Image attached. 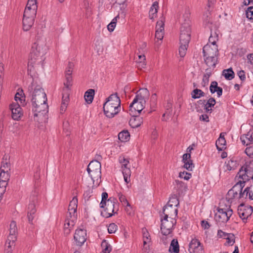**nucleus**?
<instances>
[{
  "label": "nucleus",
  "mask_w": 253,
  "mask_h": 253,
  "mask_svg": "<svg viewBox=\"0 0 253 253\" xmlns=\"http://www.w3.org/2000/svg\"><path fill=\"white\" fill-rule=\"evenodd\" d=\"M87 171L92 179L100 177L101 163L97 160L92 161L87 166Z\"/></svg>",
  "instance_id": "1a4fd4ad"
},
{
  "label": "nucleus",
  "mask_w": 253,
  "mask_h": 253,
  "mask_svg": "<svg viewBox=\"0 0 253 253\" xmlns=\"http://www.w3.org/2000/svg\"><path fill=\"white\" fill-rule=\"evenodd\" d=\"M158 2L157 1H155L153 3L149 10V16L150 19H153L156 17L158 12Z\"/></svg>",
  "instance_id": "c756f323"
},
{
  "label": "nucleus",
  "mask_w": 253,
  "mask_h": 253,
  "mask_svg": "<svg viewBox=\"0 0 253 253\" xmlns=\"http://www.w3.org/2000/svg\"><path fill=\"white\" fill-rule=\"evenodd\" d=\"M143 238L144 246L150 243V236L147 231H143Z\"/></svg>",
  "instance_id": "09e8293b"
},
{
  "label": "nucleus",
  "mask_w": 253,
  "mask_h": 253,
  "mask_svg": "<svg viewBox=\"0 0 253 253\" xmlns=\"http://www.w3.org/2000/svg\"><path fill=\"white\" fill-rule=\"evenodd\" d=\"M34 117L43 115L48 112L46 95L40 86L35 87L31 100Z\"/></svg>",
  "instance_id": "f257e3e1"
},
{
  "label": "nucleus",
  "mask_w": 253,
  "mask_h": 253,
  "mask_svg": "<svg viewBox=\"0 0 253 253\" xmlns=\"http://www.w3.org/2000/svg\"><path fill=\"white\" fill-rule=\"evenodd\" d=\"M66 81L64 83V87L62 89V102L60 113H63L66 110L69 101L70 88L72 85V77L70 70L65 71Z\"/></svg>",
  "instance_id": "423d86ee"
},
{
  "label": "nucleus",
  "mask_w": 253,
  "mask_h": 253,
  "mask_svg": "<svg viewBox=\"0 0 253 253\" xmlns=\"http://www.w3.org/2000/svg\"><path fill=\"white\" fill-rule=\"evenodd\" d=\"M244 186V182H241V181H238L236 184L228 191L226 196L228 201L239 199V192H241V190H242Z\"/></svg>",
  "instance_id": "9b49d317"
},
{
  "label": "nucleus",
  "mask_w": 253,
  "mask_h": 253,
  "mask_svg": "<svg viewBox=\"0 0 253 253\" xmlns=\"http://www.w3.org/2000/svg\"><path fill=\"white\" fill-rule=\"evenodd\" d=\"M214 34L216 35V36L213 37L212 33H211V36L209 39V41L211 43L212 45H217L216 44V42L217 41H218V35L216 33H214Z\"/></svg>",
  "instance_id": "4d7b16f0"
},
{
  "label": "nucleus",
  "mask_w": 253,
  "mask_h": 253,
  "mask_svg": "<svg viewBox=\"0 0 253 253\" xmlns=\"http://www.w3.org/2000/svg\"><path fill=\"white\" fill-rule=\"evenodd\" d=\"M118 196L120 201L122 203L124 206L126 205L127 207L130 206V204L127 200L126 197L123 195L122 193H118Z\"/></svg>",
  "instance_id": "8fccbe9b"
},
{
  "label": "nucleus",
  "mask_w": 253,
  "mask_h": 253,
  "mask_svg": "<svg viewBox=\"0 0 253 253\" xmlns=\"http://www.w3.org/2000/svg\"><path fill=\"white\" fill-rule=\"evenodd\" d=\"M205 93L201 89L196 88L194 89L191 92L192 97L193 99H198L201 97L204 96Z\"/></svg>",
  "instance_id": "58836bf2"
},
{
  "label": "nucleus",
  "mask_w": 253,
  "mask_h": 253,
  "mask_svg": "<svg viewBox=\"0 0 253 253\" xmlns=\"http://www.w3.org/2000/svg\"><path fill=\"white\" fill-rule=\"evenodd\" d=\"M238 163L236 161L233 159H230L227 162H225L224 165L225 170L230 171L235 169L238 166Z\"/></svg>",
  "instance_id": "bb28decb"
},
{
  "label": "nucleus",
  "mask_w": 253,
  "mask_h": 253,
  "mask_svg": "<svg viewBox=\"0 0 253 253\" xmlns=\"http://www.w3.org/2000/svg\"><path fill=\"white\" fill-rule=\"evenodd\" d=\"M157 96L156 93H153L152 94L150 98V106L151 108V111L149 113L152 112V111H155V108L157 105Z\"/></svg>",
  "instance_id": "f704fd0d"
},
{
  "label": "nucleus",
  "mask_w": 253,
  "mask_h": 253,
  "mask_svg": "<svg viewBox=\"0 0 253 253\" xmlns=\"http://www.w3.org/2000/svg\"><path fill=\"white\" fill-rule=\"evenodd\" d=\"M20 105L19 103L13 102L9 106L12 118L14 120H19L23 115Z\"/></svg>",
  "instance_id": "4468645a"
},
{
  "label": "nucleus",
  "mask_w": 253,
  "mask_h": 253,
  "mask_svg": "<svg viewBox=\"0 0 253 253\" xmlns=\"http://www.w3.org/2000/svg\"><path fill=\"white\" fill-rule=\"evenodd\" d=\"M77 216V212L75 211L74 212H72L71 211H68L67 214V218L71 220V226L74 225V220H76Z\"/></svg>",
  "instance_id": "a19ab883"
},
{
  "label": "nucleus",
  "mask_w": 253,
  "mask_h": 253,
  "mask_svg": "<svg viewBox=\"0 0 253 253\" xmlns=\"http://www.w3.org/2000/svg\"><path fill=\"white\" fill-rule=\"evenodd\" d=\"M103 105V110L106 116L112 118L121 111V100L117 93L112 94L106 99Z\"/></svg>",
  "instance_id": "20e7f679"
},
{
  "label": "nucleus",
  "mask_w": 253,
  "mask_h": 253,
  "mask_svg": "<svg viewBox=\"0 0 253 253\" xmlns=\"http://www.w3.org/2000/svg\"><path fill=\"white\" fill-rule=\"evenodd\" d=\"M163 213L164 215L163 218H169L170 219H172L177 216L178 210L175 207L171 206H165L163 208Z\"/></svg>",
  "instance_id": "f3484780"
},
{
  "label": "nucleus",
  "mask_w": 253,
  "mask_h": 253,
  "mask_svg": "<svg viewBox=\"0 0 253 253\" xmlns=\"http://www.w3.org/2000/svg\"><path fill=\"white\" fill-rule=\"evenodd\" d=\"M7 184L4 182L0 183V195L3 196L5 192Z\"/></svg>",
  "instance_id": "0e129e2a"
},
{
  "label": "nucleus",
  "mask_w": 253,
  "mask_h": 253,
  "mask_svg": "<svg viewBox=\"0 0 253 253\" xmlns=\"http://www.w3.org/2000/svg\"><path fill=\"white\" fill-rule=\"evenodd\" d=\"M184 163L183 167L189 171L192 170L194 167V165L191 160H189L187 162H183Z\"/></svg>",
  "instance_id": "3c124183"
},
{
  "label": "nucleus",
  "mask_w": 253,
  "mask_h": 253,
  "mask_svg": "<svg viewBox=\"0 0 253 253\" xmlns=\"http://www.w3.org/2000/svg\"><path fill=\"white\" fill-rule=\"evenodd\" d=\"M240 139L244 145L248 146L252 144L253 143V128L250 129L247 134L242 135Z\"/></svg>",
  "instance_id": "6ab92c4d"
},
{
  "label": "nucleus",
  "mask_w": 253,
  "mask_h": 253,
  "mask_svg": "<svg viewBox=\"0 0 253 253\" xmlns=\"http://www.w3.org/2000/svg\"><path fill=\"white\" fill-rule=\"evenodd\" d=\"M225 239L227 240V243L229 245L232 246L235 243L234 235L233 234L229 233Z\"/></svg>",
  "instance_id": "5fc2aeb1"
},
{
  "label": "nucleus",
  "mask_w": 253,
  "mask_h": 253,
  "mask_svg": "<svg viewBox=\"0 0 253 253\" xmlns=\"http://www.w3.org/2000/svg\"><path fill=\"white\" fill-rule=\"evenodd\" d=\"M164 35V31H156L155 33V38L157 40V41H156V43L158 44V45H159L161 42H159V41H161L163 38Z\"/></svg>",
  "instance_id": "de8ad7c7"
},
{
  "label": "nucleus",
  "mask_w": 253,
  "mask_h": 253,
  "mask_svg": "<svg viewBox=\"0 0 253 253\" xmlns=\"http://www.w3.org/2000/svg\"><path fill=\"white\" fill-rule=\"evenodd\" d=\"M118 229L117 225L114 223H112L109 224L108 227V231L110 234H112L115 233Z\"/></svg>",
  "instance_id": "6e6d98bb"
},
{
  "label": "nucleus",
  "mask_w": 253,
  "mask_h": 253,
  "mask_svg": "<svg viewBox=\"0 0 253 253\" xmlns=\"http://www.w3.org/2000/svg\"><path fill=\"white\" fill-rule=\"evenodd\" d=\"M36 212V206L35 203H30L28 207L27 217L29 223L33 224V219L35 216Z\"/></svg>",
  "instance_id": "412c9836"
},
{
  "label": "nucleus",
  "mask_w": 253,
  "mask_h": 253,
  "mask_svg": "<svg viewBox=\"0 0 253 253\" xmlns=\"http://www.w3.org/2000/svg\"><path fill=\"white\" fill-rule=\"evenodd\" d=\"M94 90L93 89H89L85 92L84 98L85 101L88 104L92 103L94 95Z\"/></svg>",
  "instance_id": "c85d7f7f"
},
{
  "label": "nucleus",
  "mask_w": 253,
  "mask_h": 253,
  "mask_svg": "<svg viewBox=\"0 0 253 253\" xmlns=\"http://www.w3.org/2000/svg\"><path fill=\"white\" fill-rule=\"evenodd\" d=\"M136 66L139 69L142 70L145 68L146 65L145 61H136Z\"/></svg>",
  "instance_id": "338daca9"
},
{
  "label": "nucleus",
  "mask_w": 253,
  "mask_h": 253,
  "mask_svg": "<svg viewBox=\"0 0 253 253\" xmlns=\"http://www.w3.org/2000/svg\"><path fill=\"white\" fill-rule=\"evenodd\" d=\"M101 247L103 249L102 253H110L112 247L105 240H104L101 243Z\"/></svg>",
  "instance_id": "79ce46f5"
},
{
  "label": "nucleus",
  "mask_w": 253,
  "mask_h": 253,
  "mask_svg": "<svg viewBox=\"0 0 253 253\" xmlns=\"http://www.w3.org/2000/svg\"><path fill=\"white\" fill-rule=\"evenodd\" d=\"M188 46V44L180 43L179 52L181 57H183L185 55Z\"/></svg>",
  "instance_id": "a18cd8bd"
},
{
  "label": "nucleus",
  "mask_w": 253,
  "mask_h": 253,
  "mask_svg": "<svg viewBox=\"0 0 253 253\" xmlns=\"http://www.w3.org/2000/svg\"><path fill=\"white\" fill-rule=\"evenodd\" d=\"M222 207L223 205L220 203L217 211L214 215L215 220L219 224L226 223L233 213V211L231 209L230 206L228 207L226 206L225 208Z\"/></svg>",
  "instance_id": "0eeeda50"
},
{
  "label": "nucleus",
  "mask_w": 253,
  "mask_h": 253,
  "mask_svg": "<svg viewBox=\"0 0 253 253\" xmlns=\"http://www.w3.org/2000/svg\"><path fill=\"white\" fill-rule=\"evenodd\" d=\"M215 100L213 97H211L207 102L206 101L204 107V109L205 110L206 112L208 113L210 112V113H211L212 111V109L211 108L213 107L215 105Z\"/></svg>",
  "instance_id": "a878e982"
},
{
  "label": "nucleus",
  "mask_w": 253,
  "mask_h": 253,
  "mask_svg": "<svg viewBox=\"0 0 253 253\" xmlns=\"http://www.w3.org/2000/svg\"><path fill=\"white\" fill-rule=\"evenodd\" d=\"M204 56L205 57V62L206 64V65L209 67V68L211 69V70H213V69L215 67L216 64V56H213V57H211L208 56Z\"/></svg>",
  "instance_id": "5701e85b"
},
{
  "label": "nucleus",
  "mask_w": 253,
  "mask_h": 253,
  "mask_svg": "<svg viewBox=\"0 0 253 253\" xmlns=\"http://www.w3.org/2000/svg\"><path fill=\"white\" fill-rule=\"evenodd\" d=\"M0 171L8 172L10 170V164L9 162L4 160V158L2 159V161L1 163Z\"/></svg>",
  "instance_id": "ea45409f"
},
{
  "label": "nucleus",
  "mask_w": 253,
  "mask_h": 253,
  "mask_svg": "<svg viewBox=\"0 0 253 253\" xmlns=\"http://www.w3.org/2000/svg\"><path fill=\"white\" fill-rule=\"evenodd\" d=\"M108 195L107 192H103L102 194V200L100 203V207L104 209L101 212V215L108 218L117 213L119 210V204L116 198L112 197L108 199Z\"/></svg>",
  "instance_id": "7ed1b4c3"
},
{
  "label": "nucleus",
  "mask_w": 253,
  "mask_h": 253,
  "mask_svg": "<svg viewBox=\"0 0 253 253\" xmlns=\"http://www.w3.org/2000/svg\"><path fill=\"white\" fill-rule=\"evenodd\" d=\"M212 70L210 68L206 69V73L204 75L202 84L203 86H206L209 82V78L211 76Z\"/></svg>",
  "instance_id": "7c9ffc66"
},
{
  "label": "nucleus",
  "mask_w": 253,
  "mask_h": 253,
  "mask_svg": "<svg viewBox=\"0 0 253 253\" xmlns=\"http://www.w3.org/2000/svg\"><path fill=\"white\" fill-rule=\"evenodd\" d=\"M10 178V173L8 172H4L0 171V183L4 182L8 184V181Z\"/></svg>",
  "instance_id": "e433bc0d"
},
{
  "label": "nucleus",
  "mask_w": 253,
  "mask_h": 253,
  "mask_svg": "<svg viewBox=\"0 0 253 253\" xmlns=\"http://www.w3.org/2000/svg\"><path fill=\"white\" fill-rule=\"evenodd\" d=\"M219 86L217 85V83L216 81H213L211 82L210 86V90L211 93H214L215 92H213L214 89H217Z\"/></svg>",
  "instance_id": "680f3d73"
},
{
  "label": "nucleus",
  "mask_w": 253,
  "mask_h": 253,
  "mask_svg": "<svg viewBox=\"0 0 253 253\" xmlns=\"http://www.w3.org/2000/svg\"><path fill=\"white\" fill-rule=\"evenodd\" d=\"M78 207V199L76 196L73 198L72 200L70 201L69 207L68 211H71L72 212H77Z\"/></svg>",
  "instance_id": "72a5a7b5"
},
{
  "label": "nucleus",
  "mask_w": 253,
  "mask_h": 253,
  "mask_svg": "<svg viewBox=\"0 0 253 253\" xmlns=\"http://www.w3.org/2000/svg\"><path fill=\"white\" fill-rule=\"evenodd\" d=\"M236 177H238V181L244 182V184L251 178L253 179V161L249 165L242 167Z\"/></svg>",
  "instance_id": "6e6552de"
},
{
  "label": "nucleus",
  "mask_w": 253,
  "mask_h": 253,
  "mask_svg": "<svg viewBox=\"0 0 253 253\" xmlns=\"http://www.w3.org/2000/svg\"><path fill=\"white\" fill-rule=\"evenodd\" d=\"M211 47L209 44H207L203 47V52L204 56H208L211 57L217 56L218 53L217 45H212Z\"/></svg>",
  "instance_id": "a211bd4d"
},
{
  "label": "nucleus",
  "mask_w": 253,
  "mask_h": 253,
  "mask_svg": "<svg viewBox=\"0 0 253 253\" xmlns=\"http://www.w3.org/2000/svg\"><path fill=\"white\" fill-rule=\"evenodd\" d=\"M191 39V28L188 23L182 24L179 37L180 43L188 44Z\"/></svg>",
  "instance_id": "9d476101"
},
{
  "label": "nucleus",
  "mask_w": 253,
  "mask_h": 253,
  "mask_svg": "<svg viewBox=\"0 0 253 253\" xmlns=\"http://www.w3.org/2000/svg\"><path fill=\"white\" fill-rule=\"evenodd\" d=\"M179 204V202L177 196L175 194H173L169 198V201L167 205L174 207H177Z\"/></svg>",
  "instance_id": "c9c22d12"
},
{
  "label": "nucleus",
  "mask_w": 253,
  "mask_h": 253,
  "mask_svg": "<svg viewBox=\"0 0 253 253\" xmlns=\"http://www.w3.org/2000/svg\"><path fill=\"white\" fill-rule=\"evenodd\" d=\"M173 184L174 185V188L176 191H178L183 187V182L178 180H175Z\"/></svg>",
  "instance_id": "bf43d9fd"
},
{
  "label": "nucleus",
  "mask_w": 253,
  "mask_h": 253,
  "mask_svg": "<svg viewBox=\"0 0 253 253\" xmlns=\"http://www.w3.org/2000/svg\"><path fill=\"white\" fill-rule=\"evenodd\" d=\"M119 18V15H118L117 16H116L113 19L111 22L110 24H109V25L107 26V28L109 32H111L114 31L116 26L117 19Z\"/></svg>",
  "instance_id": "37998d69"
},
{
  "label": "nucleus",
  "mask_w": 253,
  "mask_h": 253,
  "mask_svg": "<svg viewBox=\"0 0 253 253\" xmlns=\"http://www.w3.org/2000/svg\"><path fill=\"white\" fill-rule=\"evenodd\" d=\"M253 211L252 207H244L242 204L238 207V213L240 217L245 222V220H247L251 216Z\"/></svg>",
  "instance_id": "2eb2a0df"
},
{
  "label": "nucleus",
  "mask_w": 253,
  "mask_h": 253,
  "mask_svg": "<svg viewBox=\"0 0 253 253\" xmlns=\"http://www.w3.org/2000/svg\"><path fill=\"white\" fill-rule=\"evenodd\" d=\"M245 191L247 192V194H249V198L250 200H253V185L250 187H247L245 188Z\"/></svg>",
  "instance_id": "052dcab7"
},
{
  "label": "nucleus",
  "mask_w": 253,
  "mask_h": 253,
  "mask_svg": "<svg viewBox=\"0 0 253 253\" xmlns=\"http://www.w3.org/2000/svg\"><path fill=\"white\" fill-rule=\"evenodd\" d=\"M246 14L247 18L253 19V6H250L247 8Z\"/></svg>",
  "instance_id": "13d9d810"
},
{
  "label": "nucleus",
  "mask_w": 253,
  "mask_h": 253,
  "mask_svg": "<svg viewBox=\"0 0 253 253\" xmlns=\"http://www.w3.org/2000/svg\"><path fill=\"white\" fill-rule=\"evenodd\" d=\"M238 76H239L240 80L242 82H244L246 80V75L245 72L244 70H241L239 71L237 73Z\"/></svg>",
  "instance_id": "69168bd1"
},
{
  "label": "nucleus",
  "mask_w": 253,
  "mask_h": 253,
  "mask_svg": "<svg viewBox=\"0 0 253 253\" xmlns=\"http://www.w3.org/2000/svg\"><path fill=\"white\" fill-rule=\"evenodd\" d=\"M129 137V133L127 130H124L118 134V138L122 142L127 141Z\"/></svg>",
  "instance_id": "473e14b6"
},
{
  "label": "nucleus",
  "mask_w": 253,
  "mask_h": 253,
  "mask_svg": "<svg viewBox=\"0 0 253 253\" xmlns=\"http://www.w3.org/2000/svg\"><path fill=\"white\" fill-rule=\"evenodd\" d=\"M15 102L20 103V105L24 106L26 104L25 96L23 93V90H21L19 92H17L15 95Z\"/></svg>",
  "instance_id": "cd10ccee"
},
{
  "label": "nucleus",
  "mask_w": 253,
  "mask_h": 253,
  "mask_svg": "<svg viewBox=\"0 0 253 253\" xmlns=\"http://www.w3.org/2000/svg\"><path fill=\"white\" fill-rule=\"evenodd\" d=\"M46 50L45 44L41 42H37L33 44L28 64L30 70H32V67L41 64L44 60Z\"/></svg>",
  "instance_id": "f03ea898"
},
{
  "label": "nucleus",
  "mask_w": 253,
  "mask_h": 253,
  "mask_svg": "<svg viewBox=\"0 0 253 253\" xmlns=\"http://www.w3.org/2000/svg\"><path fill=\"white\" fill-rule=\"evenodd\" d=\"M37 10V5L28 6L26 5L25 9L23 16L32 18H35Z\"/></svg>",
  "instance_id": "aec40b11"
},
{
  "label": "nucleus",
  "mask_w": 253,
  "mask_h": 253,
  "mask_svg": "<svg viewBox=\"0 0 253 253\" xmlns=\"http://www.w3.org/2000/svg\"><path fill=\"white\" fill-rule=\"evenodd\" d=\"M149 96V92L147 88H141L136 93V95L132 102L129 105L130 111H137L140 113L145 108L146 100Z\"/></svg>",
  "instance_id": "39448f33"
},
{
  "label": "nucleus",
  "mask_w": 253,
  "mask_h": 253,
  "mask_svg": "<svg viewBox=\"0 0 253 253\" xmlns=\"http://www.w3.org/2000/svg\"><path fill=\"white\" fill-rule=\"evenodd\" d=\"M74 243L78 246H82L86 240V231L84 229H77L74 236Z\"/></svg>",
  "instance_id": "ddd939ff"
},
{
  "label": "nucleus",
  "mask_w": 253,
  "mask_h": 253,
  "mask_svg": "<svg viewBox=\"0 0 253 253\" xmlns=\"http://www.w3.org/2000/svg\"><path fill=\"white\" fill-rule=\"evenodd\" d=\"M176 223L174 219H170V221L168 218H161V231L162 233L164 235H169L171 233L174 225Z\"/></svg>",
  "instance_id": "f8f14e48"
},
{
  "label": "nucleus",
  "mask_w": 253,
  "mask_h": 253,
  "mask_svg": "<svg viewBox=\"0 0 253 253\" xmlns=\"http://www.w3.org/2000/svg\"><path fill=\"white\" fill-rule=\"evenodd\" d=\"M189 251L190 253H203L204 249L198 239H193L189 245Z\"/></svg>",
  "instance_id": "dca6fc26"
},
{
  "label": "nucleus",
  "mask_w": 253,
  "mask_h": 253,
  "mask_svg": "<svg viewBox=\"0 0 253 253\" xmlns=\"http://www.w3.org/2000/svg\"><path fill=\"white\" fill-rule=\"evenodd\" d=\"M164 18L161 17L160 19L157 22L156 26V31H164Z\"/></svg>",
  "instance_id": "49530a36"
},
{
  "label": "nucleus",
  "mask_w": 253,
  "mask_h": 253,
  "mask_svg": "<svg viewBox=\"0 0 253 253\" xmlns=\"http://www.w3.org/2000/svg\"><path fill=\"white\" fill-rule=\"evenodd\" d=\"M222 75L228 80H231L234 78L235 74L231 68L223 70Z\"/></svg>",
  "instance_id": "2f4dec72"
},
{
  "label": "nucleus",
  "mask_w": 253,
  "mask_h": 253,
  "mask_svg": "<svg viewBox=\"0 0 253 253\" xmlns=\"http://www.w3.org/2000/svg\"><path fill=\"white\" fill-rule=\"evenodd\" d=\"M16 240H11L10 237L8 236L7 240L5 242V249H12L15 246V242Z\"/></svg>",
  "instance_id": "603ef678"
},
{
  "label": "nucleus",
  "mask_w": 253,
  "mask_h": 253,
  "mask_svg": "<svg viewBox=\"0 0 253 253\" xmlns=\"http://www.w3.org/2000/svg\"><path fill=\"white\" fill-rule=\"evenodd\" d=\"M223 133H220V136L216 141V146L218 150L222 151L225 148L226 140Z\"/></svg>",
  "instance_id": "393cba45"
},
{
  "label": "nucleus",
  "mask_w": 253,
  "mask_h": 253,
  "mask_svg": "<svg viewBox=\"0 0 253 253\" xmlns=\"http://www.w3.org/2000/svg\"><path fill=\"white\" fill-rule=\"evenodd\" d=\"M169 251L174 253H179V245L177 240L175 241L174 239L172 240L170 244V247L169 249Z\"/></svg>",
  "instance_id": "4c0bfd02"
},
{
  "label": "nucleus",
  "mask_w": 253,
  "mask_h": 253,
  "mask_svg": "<svg viewBox=\"0 0 253 253\" xmlns=\"http://www.w3.org/2000/svg\"><path fill=\"white\" fill-rule=\"evenodd\" d=\"M229 233L223 232L221 230H218L217 231V236L219 238H223L225 239Z\"/></svg>",
  "instance_id": "774afa93"
},
{
  "label": "nucleus",
  "mask_w": 253,
  "mask_h": 253,
  "mask_svg": "<svg viewBox=\"0 0 253 253\" xmlns=\"http://www.w3.org/2000/svg\"><path fill=\"white\" fill-rule=\"evenodd\" d=\"M191 173L186 171L180 172L179 173V177L186 180H189L191 177Z\"/></svg>",
  "instance_id": "864d4df0"
},
{
  "label": "nucleus",
  "mask_w": 253,
  "mask_h": 253,
  "mask_svg": "<svg viewBox=\"0 0 253 253\" xmlns=\"http://www.w3.org/2000/svg\"><path fill=\"white\" fill-rule=\"evenodd\" d=\"M246 154L250 157L253 156V146H248L245 150Z\"/></svg>",
  "instance_id": "e2e57ef3"
},
{
  "label": "nucleus",
  "mask_w": 253,
  "mask_h": 253,
  "mask_svg": "<svg viewBox=\"0 0 253 253\" xmlns=\"http://www.w3.org/2000/svg\"><path fill=\"white\" fill-rule=\"evenodd\" d=\"M35 18L24 17L23 18V29L25 31H29L34 24Z\"/></svg>",
  "instance_id": "4be33fe9"
},
{
  "label": "nucleus",
  "mask_w": 253,
  "mask_h": 253,
  "mask_svg": "<svg viewBox=\"0 0 253 253\" xmlns=\"http://www.w3.org/2000/svg\"><path fill=\"white\" fill-rule=\"evenodd\" d=\"M73 227L71 226V220L66 219L64 224V233L66 235L69 234L70 233L71 228Z\"/></svg>",
  "instance_id": "c03bdc74"
},
{
  "label": "nucleus",
  "mask_w": 253,
  "mask_h": 253,
  "mask_svg": "<svg viewBox=\"0 0 253 253\" xmlns=\"http://www.w3.org/2000/svg\"><path fill=\"white\" fill-rule=\"evenodd\" d=\"M17 228L16 223L15 221H12L9 226V234L8 236L10 237L11 240L17 239Z\"/></svg>",
  "instance_id": "b1692460"
}]
</instances>
